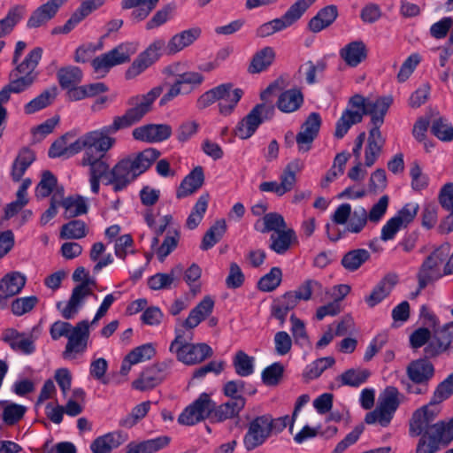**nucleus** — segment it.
<instances>
[{
    "instance_id": "nucleus-1",
    "label": "nucleus",
    "mask_w": 453,
    "mask_h": 453,
    "mask_svg": "<svg viewBox=\"0 0 453 453\" xmlns=\"http://www.w3.org/2000/svg\"><path fill=\"white\" fill-rule=\"evenodd\" d=\"M160 155L157 149L148 148L119 160L106 175L105 185H111L114 192L126 189L137 177L144 173Z\"/></svg>"
},
{
    "instance_id": "nucleus-2",
    "label": "nucleus",
    "mask_w": 453,
    "mask_h": 453,
    "mask_svg": "<svg viewBox=\"0 0 453 453\" xmlns=\"http://www.w3.org/2000/svg\"><path fill=\"white\" fill-rule=\"evenodd\" d=\"M42 49L35 47L31 50L20 65L9 73V83L0 90V105L9 102L11 94H19L27 90L37 80L36 67L42 57Z\"/></svg>"
},
{
    "instance_id": "nucleus-3",
    "label": "nucleus",
    "mask_w": 453,
    "mask_h": 453,
    "mask_svg": "<svg viewBox=\"0 0 453 453\" xmlns=\"http://www.w3.org/2000/svg\"><path fill=\"white\" fill-rule=\"evenodd\" d=\"M453 395V373L435 388L430 402L418 409L410 421V434L413 437L422 434L428 423L434 422L441 411L440 403Z\"/></svg>"
},
{
    "instance_id": "nucleus-4",
    "label": "nucleus",
    "mask_w": 453,
    "mask_h": 453,
    "mask_svg": "<svg viewBox=\"0 0 453 453\" xmlns=\"http://www.w3.org/2000/svg\"><path fill=\"white\" fill-rule=\"evenodd\" d=\"M193 333L183 328L175 329V338L169 351L176 355L177 360L187 365L200 364L213 355L212 349L206 343H191Z\"/></svg>"
},
{
    "instance_id": "nucleus-5",
    "label": "nucleus",
    "mask_w": 453,
    "mask_h": 453,
    "mask_svg": "<svg viewBox=\"0 0 453 453\" xmlns=\"http://www.w3.org/2000/svg\"><path fill=\"white\" fill-rule=\"evenodd\" d=\"M162 92L163 87L157 86L146 94L131 96L127 102L129 108L125 114L113 119V127L119 131L141 121L151 111L153 103Z\"/></svg>"
},
{
    "instance_id": "nucleus-6",
    "label": "nucleus",
    "mask_w": 453,
    "mask_h": 453,
    "mask_svg": "<svg viewBox=\"0 0 453 453\" xmlns=\"http://www.w3.org/2000/svg\"><path fill=\"white\" fill-rule=\"evenodd\" d=\"M416 447V453H436L453 440V418L448 421L428 423Z\"/></svg>"
},
{
    "instance_id": "nucleus-7",
    "label": "nucleus",
    "mask_w": 453,
    "mask_h": 453,
    "mask_svg": "<svg viewBox=\"0 0 453 453\" xmlns=\"http://www.w3.org/2000/svg\"><path fill=\"white\" fill-rule=\"evenodd\" d=\"M119 130L113 127V124L104 126L99 130L90 131L85 134L86 153L82 158H94L105 157L106 152L115 144V138L111 134Z\"/></svg>"
},
{
    "instance_id": "nucleus-8",
    "label": "nucleus",
    "mask_w": 453,
    "mask_h": 453,
    "mask_svg": "<svg viewBox=\"0 0 453 453\" xmlns=\"http://www.w3.org/2000/svg\"><path fill=\"white\" fill-rule=\"evenodd\" d=\"M172 358L147 366L140 376L132 382L133 388L139 391L151 390L160 385L170 374L174 365Z\"/></svg>"
},
{
    "instance_id": "nucleus-9",
    "label": "nucleus",
    "mask_w": 453,
    "mask_h": 453,
    "mask_svg": "<svg viewBox=\"0 0 453 453\" xmlns=\"http://www.w3.org/2000/svg\"><path fill=\"white\" fill-rule=\"evenodd\" d=\"M274 114V107L265 104H257L238 123L234 129L235 135L241 139H248L254 134L258 127L265 120L271 119Z\"/></svg>"
},
{
    "instance_id": "nucleus-10",
    "label": "nucleus",
    "mask_w": 453,
    "mask_h": 453,
    "mask_svg": "<svg viewBox=\"0 0 453 453\" xmlns=\"http://www.w3.org/2000/svg\"><path fill=\"white\" fill-rule=\"evenodd\" d=\"M214 401L207 393H202L197 399L184 409L178 418V422L184 426H193L206 418L212 422Z\"/></svg>"
},
{
    "instance_id": "nucleus-11",
    "label": "nucleus",
    "mask_w": 453,
    "mask_h": 453,
    "mask_svg": "<svg viewBox=\"0 0 453 453\" xmlns=\"http://www.w3.org/2000/svg\"><path fill=\"white\" fill-rule=\"evenodd\" d=\"M135 50L132 43H120L110 51L95 58L91 61V65L96 73H106L111 67L128 62Z\"/></svg>"
},
{
    "instance_id": "nucleus-12",
    "label": "nucleus",
    "mask_w": 453,
    "mask_h": 453,
    "mask_svg": "<svg viewBox=\"0 0 453 453\" xmlns=\"http://www.w3.org/2000/svg\"><path fill=\"white\" fill-rule=\"evenodd\" d=\"M41 333L39 326H35L29 333L19 332L14 328H8L4 331L2 340L10 348L24 355H31L35 351V342Z\"/></svg>"
},
{
    "instance_id": "nucleus-13",
    "label": "nucleus",
    "mask_w": 453,
    "mask_h": 453,
    "mask_svg": "<svg viewBox=\"0 0 453 453\" xmlns=\"http://www.w3.org/2000/svg\"><path fill=\"white\" fill-rule=\"evenodd\" d=\"M431 332L428 328L419 327L410 335V343L411 348L419 349L426 343L428 344L424 349L426 357H434L443 352L450 344L449 336L441 338H434L431 341Z\"/></svg>"
},
{
    "instance_id": "nucleus-14",
    "label": "nucleus",
    "mask_w": 453,
    "mask_h": 453,
    "mask_svg": "<svg viewBox=\"0 0 453 453\" xmlns=\"http://www.w3.org/2000/svg\"><path fill=\"white\" fill-rule=\"evenodd\" d=\"M96 285V280L88 274L82 282L73 288L65 307L61 311L64 319H72L75 317L83 306L86 298L93 294V288Z\"/></svg>"
},
{
    "instance_id": "nucleus-15",
    "label": "nucleus",
    "mask_w": 453,
    "mask_h": 453,
    "mask_svg": "<svg viewBox=\"0 0 453 453\" xmlns=\"http://www.w3.org/2000/svg\"><path fill=\"white\" fill-rule=\"evenodd\" d=\"M165 49V40H155L149 47L139 54L132 65L128 67L126 76L127 79H133L144 72L148 67L154 64L160 57L161 51Z\"/></svg>"
},
{
    "instance_id": "nucleus-16",
    "label": "nucleus",
    "mask_w": 453,
    "mask_h": 453,
    "mask_svg": "<svg viewBox=\"0 0 453 453\" xmlns=\"http://www.w3.org/2000/svg\"><path fill=\"white\" fill-rule=\"evenodd\" d=\"M267 415L257 416L248 425V430L243 437V444L248 451L263 445L271 436Z\"/></svg>"
},
{
    "instance_id": "nucleus-17",
    "label": "nucleus",
    "mask_w": 453,
    "mask_h": 453,
    "mask_svg": "<svg viewBox=\"0 0 453 453\" xmlns=\"http://www.w3.org/2000/svg\"><path fill=\"white\" fill-rule=\"evenodd\" d=\"M89 338V323L88 320L78 322L67 337V343L63 352L65 359L74 357V355L83 353L87 349Z\"/></svg>"
},
{
    "instance_id": "nucleus-18",
    "label": "nucleus",
    "mask_w": 453,
    "mask_h": 453,
    "mask_svg": "<svg viewBox=\"0 0 453 453\" xmlns=\"http://www.w3.org/2000/svg\"><path fill=\"white\" fill-rule=\"evenodd\" d=\"M321 117L318 112L309 114L305 121L301 126L300 132L296 135V142L299 152H308L312 143L319 134L321 127Z\"/></svg>"
},
{
    "instance_id": "nucleus-19",
    "label": "nucleus",
    "mask_w": 453,
    "mask_h": 453,
    "mask_svg": "<svg viewBox=\"0 0 453 453\" xmlns=\"http://www.w3.org/2000/svg\"><path fill=\"white\" fill-rule=\"evenodd\" d=\"M132 134L138 141L159 142L171 136L172 127L167 124H148L134 128Z\"/></svg>"
},
{
    "instance_id": "nucleus-20",
    "label": "nucleus",
    "mask_w": 453,
    "mask_h": 453,
    "mask_svg": "<svg viewBox=\"0 0 453 453\" xmlns=\"http://www.w3.org/2000/svg\"><path fill=\"white\" fill-rule=\"evenodd\" d=\"M442 263V258L437 251L432 252L422 263L418 273V289H424L429 283L439 279V266Z\"/></svg>"
},
{
    "instance_id": "nucleus-21",
    "label": "nucleus",
    "mask_w": 453,
    "mask_h": 453,
    "mask_svg": "<svg viewBox=\"0 0 453 453\" xmlns=\"http://www.w3.org/2000/svg\"><path fill=\"white\" fill-rule=\"evenodd\" d=\"M201 35L202 30L198 27L183 30L172 36L167 44L165 43V49L169 55L176 54L192 45L200 38Z\"/></svg>"
},
{
    "instance_id": "nucleus-22",
    "label": "nucleus",
    "mask_w": 453,
    "mask_h": 453,
    "mask_svg": "<svg viewBox=\"0 0 453 453\" xmlns=\"http://www.w3.org/2000/svg\"><path fill=\"white\" fill-rule=\"evenodd\" d=\"M65 0H49L44 4L39 6L29 17L27 27L28 28H36L45 25L58 12Z\"/></svg>"
},
{
    "instance_id": "nucleus-23",
    "label": "nucleus",
    "mask_w": 453,
    "mask_h": 453,
    "mask_svg": "<svg viewBox=\"0 0 453 453\" xmlns=\"http://www.w3.org/2000/svg\"><path fill=\"white\" fill-rule=\"evenodd\" d=\"M398 281L396 274L388 273L384 276L378 284L372 288L371 294L365 296V301L367 305L373 308L389 296L393 288Z\"/></svg>"
},
{
    "instance_id": "nucleus-24",
    "label": "nucleus",
    "mask_w": 453,
    "mask_h": 453,
    "mask_svg": "<svg viewBox=\"0 0 453 453\" xmlns=\"http://www.w3.org/2000/svg\"><path fill=\"white\" fill-rule=\"evenodd\" d=\"M368 50L361 40L349 42L339 51L342 59L350 67H357L367 58Z\"/></svg>"
},
{
    "instance_id": "nucleus-25",
    "label": "nucleus",
    "mask_w": 453,
    "mask_h": 453,
    "mask_svg": "<svg viewBox=\"0 0 453 453\" xmlns=\"http://www.w3.org/2000/svg\"><path fill=\"white\" fill-rule=\"evenodd\" d=\"M246 404L245 398L228 399L226 403L217 405L214 402L212 422H224L237 418Z\"/></svg>"
},
{
    "instance_id": "nucleus-26",
    "label": "nucleus",
    "mask_w": 453,
    "mask_h": 453,
    "mask_svg": "<svg viewBox=\"0 0 453 453\" xmlns=\"http://www.w3.org/2000/svg\"><path fill=\"white\" fill-rule=\"evenodd\" d=\"M26 277L18 272L7 273L0 280V302L18 295L26 284Z\"/></svg>"
},
{
    "instance_id": "nucleus-27",
    "label": "nucleus",
    "mask_w": 453,
    "mask_h": 453,
    "mask_svg": "<svg viewBox=\"0 0 453 453\" xmlns=\"http://www.w3.org/2000/svg\"><path fill=\"white\" fill-rule=\"evenodd\" d=\"M393 103L391 96H382L366 102L365 115L371 116L372 127L380 128L384 122V117Z\"/></svg>"
},
{
    "instance_id": "nucleus-28",
    "label": "nucleus",
    "mask_w": 453,
    "mask_h": 453,
    "mask_svg": "<svg viewBox=\"0 0 453 453\" xmlns=\"http://www.w3.org/2000/svg\"><path fill=\"white\" fill-rule=\"evenodd\" d=\"M385 144V139L381 134L380 128L372 127L369 131L367 145L365 150V164L366 166H372L382 151Z\"/></svg>"
},
{
    "instance_id": "nucleus-29",
    "label": "nucleus",
    "mask_w": 453,
    "mask_h": 453,
    "mask_svg": "<svg viewBox=\"0 0 453 453\" xmlns=\"http://www.w3.org/2000/svg\"><path fill=\"white\" fill-rule=\"evenodd\" d=\"M35 153L27 147L19 150L11 167V177L14 182L21 180L28 167L35 162Z\"/></svg>"
},
{
    "instance_id": "nucleus-30",
    "label": "nucleus",
    "mask_w": 453,
    "mask_h": 453,
    "mask_svg": "<svg viewBox=\"0 0 453 453\" xmlns=\"http://www.w3.org/2000/svg\"><path fill=\"white\" fill-rule=\"evenodd\" d=\"M126 441L120 432H111L95 439L90 449L92 453H111Z\"/></svg>"
},
{
    "instance_id": "nucleus-31",
    "label": "nucleus",
    "mask_w": 453,
    "mask_h": 453,
    "mask_svg": "<svg viewBox=\"0 0 453 453\" xmlns=\"http://www.w3.org/2000/svg\"><path fill=\"white\" fill-rule=\"evenodd\" d=\"M203 180V167H195L181 181L177 190V197L183 198L195 193L202 187Z\"/></svg>"
},
{
    "instance_id": "nucleus-32",
    "label": "nucleus",
    "mask_w": 453,
    "mask_h": 453,
    "mask_svg": "<svg viewBox=\"0 0 453 453\" xmlns=\"http://www.w3.org/2000/svg\"><path fill=\"white\" fill-rule=\"evenodd\" d=\"M407 374L412 382L428 383L434 374V368L428 360L418 359L408 365Z\"/></svg>"
},
{
    "instance_id": "nucleus-33",
    "label": "nucleus",
    "mask_w": 453,
    "mask_h": 453,
    "mask_svg": "<svg viewBox=\"0 0 453 453\" xmlns=\"http://www.w3.org/2000/svg\"><path fill=\"white\" fill-rule=\"evenodd\" d=\"M338 16V10L335 5H327L311 18L309 21V29L313 33H319L323 29L328 27Z\"/></svg>"
},
{
    "instance_id": "nucleus-34",
    "label": "nucleus",
    "mask_w": 453,
    "mask_h": 453,
    "mask_svg": "<svg viewBox=\"0 0 453 453\" xmlns=\"http://www.w3.org/2000/svg\"><path fill=\"white\" fill-rule=\"evenodd\" d=\"M269 248L279 255L285 254L292 243L297 242L296 232L292 228H285L278 233H273L270 237Z\"/></svg>"
},
{
    "instance_id": "nucleus-35",
    "label": "nucleus",
    "mask_w": 453,
    "mask_h": 453,
    "mask_svg": "<svg viewBox=\"0 0 453 453\" xmlns=\"http://www.w3.org/2000/svg\"><path fill=\"white\" fill-rule=\"evenodd\" d=\"M297 304L296 297L293 295V292H287L273 303L271 314L283 326L288 311L293 310Z\"/></svg>"
},
{
    "instance_id": "nucleus-36",
    "label": "nucleus",
    "mask_w": 453,
    "mask_h": 453,
    "mask_svg": "<svg viewBox=\"0 0 453 453\" xmlns=\"http://www.w3.org/2000/svg\"><path fill=\"white\" fill-rule=\"evenodd\" d=\"M159 0H122L121 7L124 10L135 8L132 13L133 20L139 22L145 19L156 7Z\"/></svg>"
},
{
    "instance_id": "nucleus-37",
    "label": "nucleus",
    "mask_w": 453,
    "mask_h": 453,
    "mask_svg": "<svg viewBox=\"0 0 453 453\" xmlns=\"http://www.w3.org/2000/svg\"><path fill=\"white\" fill-rule=\"evenodd\" d=\"M183 272V266L177 265L168 273H158L150 277L148 285L153 290L170 288L171 285L181 276Z\"/></svg>"
},
{
    "instance_id": "nucleus-38",
    "label": "nucleus",
    "mask_w": 453,
    "mask_h": 453,
    "mask_svg": "<svg viewBox=\"0 0 453 453\" xmlns=\"http://www.w3.org/2000/svg\"><path fill=\"white\" fill-rule=\"evenodd\" d=\"M303 167V162L298 158L293 159L285 166L280 175V186L284 195L293 189L296 183V173H300Z\"/></svg>"
},
{
    "instance_id": "nucleus-39",
    "label": "nucleus",
    "mask_w": 453,
    "mask_h": 453,
    "mask_svg": "<svg viewBox=\"0 0 453 453\" xmlns=\"http://www.w3.org/2000/svg\"><path fill=\"white\" fill-rule=\"evenodd\" d=\"M57 79L62 89L66 90L75 85H79L83 79L82 70L76 65H65L57 72Z\"/></svg>"
},
{
    "instance_id": "nucleus-40",
    "label": "nucleus",
    "mask_w": 453,
    "mask_h": 453,
    "mask_svg": "<svg viewBox=\"0 0 453 453\" xmlns=\"http://www.w3.org/2000/svg\"><path fill=\"white\" fill-rule=\"evenodd\" d=\"M274 58V50L269 46L265 47L253 55L248 72L251 74L262 73L273 64Z\"/></svg>"
},
{
    "instance_id": "nucleus-41",
    "label": "nucleus",
    "mask_w": 453,
    "mask_h": 453,
    "mask_svg": "<svg viewBox=\"0 0 453 453\" xmlns=\"http://www.w3.org/2000/svg\"><path fill=\"white\" fill-rule=\"evenodd\" d=\"M303 103V96L299 89L293 88L282 92L278 98L277 107L280 111L290 113L297 111Z\"/></svg>"
},
{
    "instance_id": "nucleus-42",
    "label": "nucleus",
    "mask_w": 453,
    "mask_h": 453,
    "mask_svg": "<svg viewBox=\"0 0 453 453\" xmlns=\"http://www.w3.org/2000/svg\"><path fill=\"white\" fill-rule=\"evenodd\" d=\"M371 258V253L365 249H355L345 253L341 265L348 272H356Z\"/></svg>"
},
{
    "instance_id": "nucleus-43",
    "label": "nucleus",
    "mask_w": 453,
    "mask_h": 453,
    "mask_svg": "<svg viewBox=\"0 0 453 453\" xmlns=\"http://www.w3.org/2000/svg\"><path fill=\"white\" fill-rule=\"evenodd\" d=\"M231 88H233L231 83H224L204 92L197 98L196 107L199 111L208 108L215 102L223 98V96L226 95L227 89Z\"/></svg>"
},
{
    "instance_id": "nucleus-44",
    "label": "nucleus",
    "mask_w": 453,
    "mask_h": 453,
    "mask_svg": "<svg viewBox=\"0 0 453 453\" xmlns=\"http://www.w3.org/2000/svg\"><path fill=\"white\" fill-rule=\"evenodd\" d=\"M57 95L58 88L56 87H52L49 89L44 90L35 98L32 99L30 102L25 104V113L33 114L38 111L46 108L47 106L52 104Z\"/></svg>"
},
{
    "instance_id": "nucleus-45",
    "label": "nucleus",
    "mask_w": 453,
    "mask_h": 453,
    "mask_svg": "<svg viewBox=\"0 0 453 453\" xmlns=\"http://www.w3.org/2000/svg\"><path fill=\"white\" fill-rule=\"evenodd\" d=\"M170 442L167 436H160L147 440L136 445H129L127 453H155L165 448Z\"/></svg>"
},
{
    "instance_id": "nucleus-46",
    "label": "nucleus",
    "mask_w": 453,
    "mask_h": 453,
    "mask_svg": "<svg viewBox=\"0 0 453 453\" xmlns=\"http://www.w3.org/2000/svg\"><path fill=\"white\" fill-rule=\"evenodd\" d=\"M255 228L261 233H268L272 231L278 233L287 228V225L284 218L280 214L271 212L263 217L262 226H260V221H257L255 225Z\"/></svg>"
},
{
    "instance_id": "nucleus-47",
    "label": "nucleus",
    "mask_w": 453,
    "mask_h": 453,
    "mask_svg": "<svg viewBox=\"0 0 453 453\" xmlns=\"http://www.w3.org/2000/svg\"><path fill=\"white\" fill-rule=\"evenodd\" d=\"M401 397H403V395L395 387L388 386L380 395L378 406L395 414L400 405Z\"/></svg>"
},
{
    "instance_id": "nucleus-48",
    "label": "nucleus",
    "mask_w": 453,
    "mask_h": 453,
    "mask_svg": "<svg viewBox=\"0 0 453 453\" xmlns=\"http://www.w3.org/2000/svg\"><path fill=\"white\" fill-rule=\"evenodd\" d=\"M25 13L22 5H15L8 11L7 15L0 19V38L10 34L21 20Z\"/></svg>"
},
{
    "instance_id": "nucleus-49",
    "label": "nucleus",
    "mask_w": 453,
    "mask_h": 453,
    "mask_svg": "<svg viewBox=\"0 0 453 453\" xmlns=\"http://www.w3.org/2000/svg\"><path fill=\"white\" fill-rule=\"evenodd\" d=\"M61 205L65 208V217L75 218L88 212V205L82 196H68L62 200Z\"/></svg>"
},
{
    "instance_id": "nucleus-50",
    "label": "nucleus",
    "mask_w": 453,
    "mask_h": 453,
    "mask_svg": "<svg viewBox=\"0 0 453 453\" xmlns=\"http://www.w3.org/2000/svg\"><path fill=\"white\" fill-rule=\"evenodd\" d=\"M4 409L2 413L3 422L7 426H13L21 420L26 412L27 407L12 402H3Z\"/></svg>"
},
{
    "instance_id": "nucleus-51",
    "label": "nucleus",
    "mask_w": 453,
    "mask_h": 453,
    "mask_svg": "<svg viewBox=\"0 0 453 453\" xmlns=\"http://www.w3.org/2000/svg\"><path fill=\"white\" fill-rule=\"evenodd\" d=\"M361 121V115L359 113L352 112V110L347 108L336 122L334 136L342 139L353 125Z\"/></svg>"
},
{
    "instance_id": "nucleus-52",
    "label": "nucleus",
    "mask_w": 453,
    "mask_h": 453,
    "mask_svg": "<svg viewBox=\"0 0 453 453\" xmlns=\"http://www.w3.org/2000/svg\"><path fill=\"white\" fill-rule=\"evenodd\" d=\"M226 230V225L224 219H220L215 222L209 230L205 233L202 243L201 249L203 250H208L218 243L223 237Z\"/></svg>"
},
{
    "instance_id": "nucleus-53",
    "label": "nucleus",
    "mask_w": 453,
    "mask_h": 453,
    "mask_svg": "<svg viewBox=\"0 0 453 453\" xmlns=\"http://www.w3.org/2000/svg\"><path fill=\"white\" fill-rule=\"evenodd\" d=\"M335 360L333 357L318 358L305 367L303 376L307 381L315 380L319 378L325 370L333 366Z\"/></svg>"
},
{
    "instance_id": "nucleus-54",
    "label": "nucleus",
    "mask_w": 453,
    "mask_h": 453,
    "mask_svg": "<svg viewBox=\"0 0 453 453\" xmlns=\"http://www.w3.org/2000/svg\"><path fill=\"white\" fill-rule=\"evenodd\" d=\"M88 234L86 223L81 219H73L64 224L60 231L61 239H81Z\"/></svg>"
},
{
    "instance_id": "nucleus-55",
    "label": "nucleus",
    "mask_w": 453,
    "mask_h": 453,
    "mask_svg": "<svg viewBox=\"0 0 453 453\" xmlns=\"http://www.w3.org/2000/svg\"><path fill=\"white\" fill-rule=\"evenodd\" d=\"M209 202V195H202L195 203L191 213L187 219L186 226L189 229H195L202 221L203 215L207 210Z\"/></svg>"
},
{
    "instance_id": "nucleus-56",
    "label": "nucleus",
    "mask_w": 453,
    "mask_h": 453,
    "mask_svg": "<svg viewBox=\"0 0 453 453\" xmlns=\"http://www.w3.org/2000/svg\"><path fill=\"white\" fill-rule=\"evenodd\" d=\"M235 372L241 377H247L254 372V357L242 350H238L233 359Z\"/></svg>"
},
{
    "instance_id": "nucleus-57",
    "label": "nucleus",
    "mask_w": 453,
    "mask_h": 453,
    "mask_svg": "<svg viewBox=\"0 0 453 453\" xmlns=\"http://www.w3.org/2000/svg\"><path fill=\"white\" fill-rule=\"evenodd\" d=\"M368 221V215L366 210L362 207H357L351 211V215L349 218V223L345 229L348 233L358 234L360 233Z\"/></svg>"
},
{
    "instance_id": "nucleus-58",
    "label": "nucleus",
    "mask_w": 453,
    "mask_h": 453,
    "mask_svg": "<svg viewBox=\"0 0 453 453\" xmlns=\"http://www.w3.org/2000/svg\"><path fill=\"white\" fill-rule=\"evenodd\" d=\"M369 376L370 372L366 369H349L339 379L342 385L357 388L365 383Z\"/></svg>"
},
{
    "instance_id": "nucleus-59",
    "label": "nucleus",
    "mask_w": 453,
    "mask_h": 453,
    "mask_svg": "<svg viewBox=\"0 0 453 453\" xmlns=\"http://www.w3.org/2000/svg\"><path fill=\"white\" fill-rule=\"evenodd\" d=\"M226 95L221 98L219 104V112L222 115H229L243 95V91L241 88L227 89Z\"/></svg>"
},
{
    "instance_id": "nucleus-60",
    "label": "nucleus",
    "mask_w": 453,
    "mask_h": 453,
    "mask_svg": "<svg viewBox=\"0 0 453 453\" xmlns=\"http://www.w3.org/2000/svg\"><path fill=\"white\" fill-rule=\"evenodd\" d=\"M431 133L442 142L453 140V127L444 118L439 117L433 120Z\"/></svg>"
},
{
    "instance_id": "nucleus-61",
    "label": "nucleus",
    "mask_w": 453,
    "mask_h": 453,
    "mask_svg": "<svg viewBox=\"0 0 453 453\" xmlns=\"http://www.w3.org/2000/svg\"><path fill=\"white\" fill-rule=\"evenodd\" d=\"M81 165L89 166V175L96 178H104L109 173V165L104 160V157H96L94 158H82Z\"/></svg>"
},
{
    "instance_id": "nucleus-62",
    "label": "nucleus",
    "mask_w": 453,
    "mask_h": 453,
    "mask_svg": "<svg viewBox=\"0 0 453 453\" xmlns=\"http://www.w3.org/2000/svg\"><path fill=\"white\" fill-rule=\"evenodd\" d=\"M282 279V272L279 267H273L268 273L258 281L257 287L264 292H271L280 286Z\"/></svg>"
},
{
    "instance_id": "nucleus-63",
    "label": "nucleus",
    "mask_w": 453,
    "mask_h": 453,
    "mask_svg": "<svg viewBox=\"0 0 453 453\" xmlns=\"http://www.w3.org/2000/svg\"><path fill=\"white\" fill-rule=\"evenodd\" d=\"M175 8L174 4H168L158 10L146 23V29L151 30L166 23L173 18Z\"/></svg>"
},
{
    "instance_id": "nucleus-64",
    "label": "nucleus",
    "mask_w": 453,
    "mask_h": 453,
    "mask_svg": "<svg viewBox=\"0 0 453 453\" xmlns=\"http://www.w3.org/2000/svg\"><path fill=\"white\" fill-rule=\"evenodd\" d=\"M450 28H452V30L449 42L453 44V19L451 17H444L433 24L430 27V34L435 39H442L448 35Z\"/></svg>"
}]
</instances>
